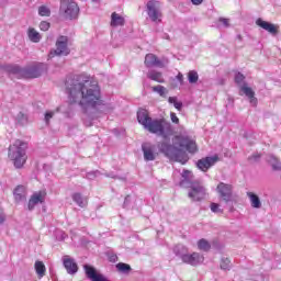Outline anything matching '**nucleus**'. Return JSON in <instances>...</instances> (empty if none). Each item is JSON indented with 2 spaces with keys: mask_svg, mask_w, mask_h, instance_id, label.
I'll use <instances>...</instances> for the list:
<instances>
[{
  "mask_svg": "<svg viewBox=\"0 0 281 281\" xmlns=\"http://www.w3.org/2000/svg\"><path fill=\"white\" fill-rule=\"evenodd\" d=\"M66 93L69 104H77L83 111L85 126H93L95 115L89 113V109L95 111L98 106H102V92L98 81L85 75H77L66 80Z\"/></svg>",
  "mask_w": 281,
  "mask_h": 281,
  "instance_id": "nucleus-1",
  "label": "nucleus"
},
{
  "mask_svg": "<svg viewBox=\"0 0 281 281\" xmlns=\"http://www.w3.org/2000/svg\"><path fill=\"white\" fill-rule=\"evenodd\" d=\"M137 120L138 123L151 133L153 135H158V137H164V139H168L170 135H172V124L166 121V119H153L146 109H139L137 111Z\"/></svg>",
  "mask_w": 281,
  "mask_h": 281,
  "instance_id": "nucleus-2",
  "label": "nucleus"
},
{
  "mask_svg": "<svg viewBox=\"0 0 281 281\" xmlns=\"http://www.w3.org/2000/svg\"><path fill=\"white\" fill-rule=\"evenodd\" d=\"M25 150H27V143L19 139L9 147V158L13 161L15 168H23L25 161H27Z\"/></svg>",
  "mask_w": 281,
  "mask_h": 281,
  "instance_id": "nucleus-3",
  "label": "nucleus"
},
{
  "mask_svg": "<svg viewBox=\"0 0 281 281\" xmlns=\"http://www.w3.org/2000/svg\"><path fill=\"white\" fill-rule=\"evenodd\" d=\"M158 148L160 153H164L165 157H168V159H170V161H179V164L186 165L190 159L186 151L166 142L161 143Z\"/></svg>",
  "mask_w": 281,
  "mask_h": 281,
  "instance_id": "nucleus-4",
  "label": "nucleus"
},
{
  "mask_svg": "<svg viewBox=\"0 0 281 281\" xmlns=\"http://www.w3.org/2000/svg\"><path fill=\"white\" fill-rule=\"evenodd\" d=\"M47 67L44 64H38L36 66H31L26 68H21L19 66H13L12 71L13 74H19L22 78H40L43 76L44 71Z\"/></svg>",
  "mask_w": 281,
  "mask_h": 281,
  "instance_id": "nucleus-5",
  "label": "nucleus"
},
{
  "mask_svg": "<svg viewBox=\"0 0 281 281\" xmlns=\"http://www.w3.org/2000/svg\"><path fill=\"white\" fill-rule=\"evenodd\" d=\"M80 12V8H78V3L74 0H61L59 13L63 15L64 19H78V14Z\"/></svg>",
  "mask_w": 281,
  "mask_h": 281,
  "instance_id": "nucleus-6",
  "label": "nucleus"
},
{
  "mask_svg": "<svg viewBox=\"0 0 281 281\" xmlns=\"http://www.w3.org/2000/svg\"><path fill=\"white\" fill-rule=\"evenodd\" d=\"M189 188L188 196L191 201H204L205 196H207V189L201 182H193Z\"/></svg>",
  "mask_w": 281,
  "mask_h": 281,
  "instance_id": "nucleus-7",
  "label": "nucleus"
},
{
  "mask_svg": "<svg viewBox=\"0 0 281 281\" xmlns=\"http://www.w3.org/2000/svg\"><path fill=\"white\" fill-rule=\"evenodd\" d=\"M216 192L220 194L221 201H224V203H231L234 198V186L220 182L216 187Z\"/></svg>",
  "mask_w": 281,
  "mask_h": 281,
  "instance_id": "nucleus-8",
  "label": "nucleus"
},
{
  "mask_svg": "<svg viewBox=\"0 0 281 281\" xmlns=\"http://www.w3.org/2000/svg\"><path fill=\"white\" fill-rule=\"evenodd\" d=\"M67 43H69L67 36H59L56 41V49L50 50L49 58H54V56H68L69 47L67 46Z\"/></svg>",
  "mask_w": 281,
  "mask_h": 281,
  "instance_id": "nucleus-9",
  "label": "nucleus"
},
{
  "mask_svg": "<svg viewBox=\"0 0 281 281\" xmlns=\"http://www.w3.org/2000/svg\"><path fill=\"white\" fill-rule=\"evenodd\" d=\"M176 139L178 142V146L180 148H184L187 153H191V155H194L199 148L196 147V142L192 139L190 136H176Z\"/></svg>",
  "mask_w": 281,
  "mask_h": 281,
  "instance_id": "nucleus-10",
  "label": "nucleus"
},
{
  "mask_svg": "<svg viewBox=\"0 0 281 281\" xmlns=\"http://www.w3.org/2000/svg\"><path fill=\"white\" fill-rule=\"evenodd\" d=\"M147 14L153 23H161V11L159 1L150 0L147 2Z\"/></svg>",
  "mask_w": 281,
  "mask_h": 281,
  "instance_id": "nucleus-11",
  "label": "nucleus"
},
{
  "mask_svg": "<svg viewBox=\"0 0 281 281\" xmlns=\"http://www.w3.org/2000/svg\"><path fill=\"white\" fill-rule=\"evenodd\" d=\"M86 276L91 281H111L106 277H104L102 273L98 272L92 266L85 265L83 266Z\"/></svg>",
  "mask_w": 281,
  "mask_h": 281,
  "instance_id": "nucleus-12",
  "label": "nucleus"
},
{
  "mask_svg": "<svg viewBox=\"0 0 281 281\" xmlns=\"http://www.w3.org/2000/svg\"><path fill=\"white\" fill-rule=\"evenodd\" d=\"M218 161V156H211L205 157L200 160H198V168L199 170H202V172H207L212 166H214Z\"/></svg>",
  "mask_w": 281,
  "mask_h": 281,
  "instance_id": "nucleus-13",
  "label": "nucleus"
},
{
  "mask_svg": "<svg viewBox=\"0 0 281 281\" xmlns=\"http://www.w3.org/2000/svg\"><path fill=\"white\" fill-rule=\"evenodd\" d=\"M203 260V256L199 252H193L191 255L187 252L182 256V262H184L186 265H191V267H196V265H201Z\"/></svg>",
  "mask_w": 281,
  "mask_h": 281,
  "instance_id": "nucleus-14",
  "label": "nucleus"
},
{
  "mask_svg": "<svg viewBox=\"0 0 281 281\" xmlns=\"http://www.w3.org/2000/svg\"><path fill=\"white\" fill-rule=\"evenodd\" d=\"M45 195L46 193L44 191H37L32 194L27 204L30 212H32V210H34L38 203H45Z\"/></svg>",
  "mask_w": 281,
  "mask_h": 281,
  "instance_id": "nucleus-15",
  "label": "nucleus"
},
{
  "mask_svg": "<svg viewBox=\"0 0 281 281\" xmlns=\"http://www.w3.org/2000/svg\"><path fill=\"white\" fill-rule=\"evenodd\" d=\"M239 91H241L244 95L248 98L252 106H257L258 99L256 98V92L247 85V82H244L243 86H240Z\"/></svg>",
  "mask_w": 281,
  "mask_h": 281,
  "instance_id": "nucleus-16",
  "label": "nucleus"
},
{
  "mask_svg": "<svg viewBox=\"0 0 281 281\" xmlns=\"http://www.w3.org/2000/svg\"><path fill=\"white\" fill-rule=\"evenodd\" d=\"M63 265H64L67 273H69V276H75V273H78V263H76V260H74L71 257H69L67 255L64 256Z\"/></svg>",
  "mask_w": 281,
  "mask_h": 281,
  "instance_id": "nucleus-17",
  "label": "nucleus"
},
{
  "mask_svg": "<svg viewBox=\"0 0 281 281\" xmlns=\"http://www.w3.org/2000/svg\"><path fill=\"white\" fill-rule=\"evenodd\" d=\"M142 150L145 161H155V159H157V154H155V147L150 145V143L143 144Z\"/></svg>",
  "mask_w": 281,
  "mask_h": 281,
  "instance_id": "nucleus-18",
  "label": "nucleus"
},
{
  "mask_svg": "<svg viewBox=\"0 0 281 281\" xmlns=\"http://www.w3.org/2000/svg\"><path fill=\"white\" fill-rule=\"evenodd\" d=\"M256 25H258L266 32H269V34H272V36H276V34H278V26L276 24H272L271 22H267L259 18L256 21Z\"/></svg>",
  "mask_w": 281,
  "mask_h": 281,
  "instance_id": "nucleus-19",
  "label": "nucleus"
},
{
  "mask_svg": "<svg viewBox=\"0 0 281 281\" xmlns=\"http://www.w3.org/2000/svg\"><path fill=\"white\" fill-rule=\"evenodd\" d=\"M145 66L150 69V67H160L164 68V63L157 58L155 54H147L145 56Z\"/></svg>",
  "mask_w": 281,
  "mask_h": 281,
  "instance_id": "nucleus-20",
  "label": "nucleus"
},
{
  "mask_svg": "<svg viewBox=\"0 0 281 281\" xmlns=\"http://www.w3.org/2000/svg\"><path fill=\"white\" fill-rule=\"evenodd\" d=\"M13 196L16 203H21L26 201L27 199V190L24 186H18L13 192Z\"/></svg>",
  "mask_w": 281,
  "mask_h": 281,
  "instance_id": "nucleus-21",
  "label": "nucleus"
},
{
  "mask_svg": "<svg viewBox=\"0 0 281 281\" xmlns=\"http://www.w3.org/2000/svg\"><path fill=\"white\" fill-rule=\"evenodd\" d=\"M182 180L180 181L181 188H190L192 186V179H194V176L192 175V171L190 170H183L181 173Z\"/></svg>",
  "mask_w": 281,
  "mask_h": 281,
  "instance_id": "nucleus-22",
  "label": "nucleus"
},
{
  "mask_svg": "<svg viewBox=\"0 0 281 281\" xmlns=\"http://www.w3.org/2000/svg\"><path fill=\"white\" fill-rule=\"evenodd\" d=\"M247 196L250 201L251 207L255 210H260L262 207V202H260V198L254 192H247Z\"/></svg>",
  "mask_w": 281,
  "mask_h": 281,
  "instance_id": "nucleus-23",
  "label": "nucleus"
},
{
  "mask_svg": "<svg viewBox=\"0 0 281 281\" xmlns=\"http://www.w3.org/2000/svg\"><path fill=\"white\" fill-rule=\"evenodd\" d=\"M268 164L271 166L272 170L276 172H280L281 170V161L274 155H268L267 157Z\"/></svg>",
  "mask_w": 281,
  "mask_h": 281,
  "instance_id": "nucleus-24",
  "label": "nucleus"
},
{
  "mask_svg": "<svg viewBox=\"0 0 281 281\" xmlns=\"http://www.w3.org/2000/svg\"><path fill=\"white\" fill-rule=\"evenodd\" d=\"M147 78H149V80H154L155 82H159L160 85L166 82V80H164V75L157 70H149L147 72Z\"/></svg>",
  "mask_w": 281,
  "mask_h": 281,
  "instance_id": "nucleus-25",
  "label": "nucleus"
},
{
  "mask_svg": "<svg viewBox=\"0 0 281 281\" xmlns=\"http://www.w3.org/2000/svg\"><path fill=\"white\" fill-rule=\"evenodd\" d=\"M125 20L124 16L117 14L116 12H113L111 15V25L112 27H117L124 25Z\"/></svg>",
  "mask_w": 281,
  "mask_h": 281,
  "instance_id": "nucleus-26",
  "label": "nucleus"
},
{
  "mask_svg": "<svg viewBox=\"0 0 281 281\" xmlns=\"http://www.w3.org/2000/svg\"><path fill=\"white\" fill-rule=\"evenodd\" d=\"M29 40L32 43H41V33H38L34 27L27 30Z\"/></svg>",
  "mask_w": 281,
  "mask_h": 281,
  "instance_id": "nucleus-27",
  "label": "nucleus"
},
{
  "mask_svg": "<svg viewBox=\"0 0 281 281\" xmlns=\"http://www.w3.org/2000/svg\"><path fill=\"white\" fill-rule=\"evenodd\" d=\"M173 254H176V256H178V258H181V260H183V256H186L188 254V247H186L183 245H177L173 248Z\"/></svg>",
  "mask_w": 281,
  "mask_h": 281,
  "instance_id": "nucleus-28",
  "label": "nucleus"
},
{
  "mask_svg": "<svg viewBox=\"0 0 281 281\" xmlns=\"http://www.w3.org/2000/svg\"><path fill=\"white\" fill-rule=\"evenodd\" d=\"M35 271L38 278H44L45 272L47 271V269L45 268V263H43V261H36Z\"/></svg>",
  "mask_w": 281,
  "mask_h": 281,
  "instance_id": "nucleus-29",
  "label": "nucleus"
},
{
  "mask_svg": "<svg viewBox=\"0 0 281 281\" xmlns=\"http://www.w3.org/2000/svg\"><path fill=\"white\" fill-rule=\"evenodd\" d=\"M72 201L77 203L79 207H85L88 204L87 199H83L80 193L72 194Z\"/></svg>",
  "mask_w": 281,
  "mask_h": 281,
  "instance_id": "nucleus-30",
  "label": "nucleus"
},
{
  "mask_svg": "<svg viewBox=\"0 0 281 281\" xmlns=\"http://www.w3.org/2000/svg\"><path fill=\"white\" fill-rule=\"evenodd\" d=\"M198 248L201 251H210V249H212V245H210V241H207V239L202 238L198 241Z\"/></svg>",
  "mask_w": 281,
  "mask_h": 281,
  "instance_id": "nucleus-31",
  "label": "nucleus"
},
{
  "mask_svg": "<svg viewBox=\"0 0 281 281\" xmlns=\"http://www.w3.org/2000/svg\"><path fill=\"white\" fill-rule=\"evenodd\" d=\"M220 267L223 271H229V269H232V260L227 257H223L221 259Z\"/></svg>",
  "mask_w": 281,
  "mask_h": 281,
  "instance_id": "nucleus-32",
  "label": "nucleus"
},
{
  "mask_svg": "<svg viewBox=\"0 0 281 281\" xmlns=\"http://www.w3.org/2000/svg\"><path fill=\"white\" fill-rule=\"evenodd\" d=\"M188 80H189L190 85H196V82H199V72H196L195 70L189 71Z\"/></svg>",
  "mask_w": 281,
  "mask_h": 281,
  "instance_id": "nucleus-33",
  "label": "nucleus"
},
{
  "mask_svg": "<svg viewBox=\"0 0 281 281\" xmlns=\"http://www.w3.org/2000/svg\"><path fill=\"white\" fill-rule=\"evenodd\" d=\"M168 102L169 104H173L177 111H181L183 109V103L181 101H177V97H169Z\"/></svg>",
  "mask_w": 281,
  "mask_h": 281,
  "instance_id": "nucleus-34",
  "label": "nucleus"
},
{
  "mask_svg": "<svg viewBox=\"0 0 281 281\" xmlns=\"http://www.w3.org/2000/svg\"><path fill=\"white\" fill-rule=\"evenodd\" d=\"M116 269L121 273H128L131 271V266L128 263L120 262L116 265Z\"/></svg>",
  "mask_w": 281,
  "mask_h": 281,
  "instance_id": "nucleus-35",
  "label": "nucleus"
},
{
  "mask_svg": "<svg viewBox=\"0 0 281 281\" xmlns=\"http://www.w3.org/2000/svg\"><path fill=\"white\" fill-rule=\"evenodd\" d=\"M235 82L236 85L239 87H243V85H245V75H243L241 72H236L235 74Z\"/></svg>",
  "mask_w": 281,
  "mask_h": 281,
  "instance_id": "nucleus-36",
  "label": "nucleus"
},
{
  "mask_svg": "<svg viewBox=\"0 0 281 281\" xmlns=\"http://www.w3.org/2000/svg\"><path fill=\"white\" fill-rule=\"evenodd\" d=\"M151 89L155 93H159L161 98H166V93H168V90L164 86H155Z\"/></svg>",
  "mask_w": 281,
  "mask_h": 281,
  "instance_id": "nucleus-37",
  "label": "nucleus"
},
{
  "mask_svg": "<svg viewBox=\"0 0 281 281\" xmlns=\"http://www.w3.org/2000/svg\"><path fill=\"white\" fill-rule=\"evenodd\" d=\"M38 14L40 16H50L52 15V10L45 5H41L38 8Z\"/></svg>",
  "mask_w": 281,
  "mask_h": 281,
  "instance_id": "nucleus-38",
  "label": "nucleus"
},
{
  "mask_svg": "<svg viewBox=\"0 0 281 281\" xmlns=\"http://www.w3.org/2000/svg\"><path fill=\"white\" fill-rule=\"evenodd\" d=\"M211 212H213V214H223V209H221V205L218 203H211Z\"/></svg>",
  "mask_w": 281,
  "mask_h": 281,
  "instance_id": "nucleus-39",
  "label": "nucleus"
},
{
  "mask_svg": "<svg viewBox=\"0 0 281 281\" xmlns=\"http://www.w3.org/2000/svg\"><path fill=\"white\" fill-rule=\"evenodd\" d=\"M16 120L18 122L23 126L25 124H27V115L23 114L22 112H20L18 115H16Z\"/></svg>",
  "mask_w": 281,
  "mask_h": 281,
  "instance_id": "nucleus-40",
  "label": "nucleus"
},
{
  "mask_svg": "<svg viewBox=\"0 0 281 281\" xmlns=\"http://www.w3.org/2000/svg\"><path fill=\"white\" fill-rule=\"evenodd\" d=\"M49 27H50V24L47 21H43L40 23V30H42V32H47Z\"/></svg>",
  "mask_w": 281,
  "mask_h": 281,
  "instance_id": "nucleus-41",
  "label": "nucleus"
},
{
  "mask_svg": "<svg viewBox=\"0 0 281 281\" xmlns=\"http://www.w3.org/2000/svg\"><path fill=\"white\" fill-rule=\"evenodd\" d=\"M56 112L54 111H48L45 113L44 120L46 122V124H49V120H52V117H54Z\"/></svg>",
  "mask_w": 281,
  "mask_h": 281,
  "instance_id": "nucleus-42",
  "label": "nucleus"
},
{
  "mask_svg": "<svg viewBox=\"0 0 281 281\" xmlns=\"http://www.w3.org/2000/svg\"><path fill=\"white\" fill-rule=\"evenodd\" d=\"M218 22L222 23L224 27H229V19L226 18H220Z\"/></svg>",
  "mask_w": 281,
  "mask_h": 281,
  "instance_id": "nucleus-43",
  "label": "nucleus"
},
{
  "mask_svg": "<svg viewBox=\"0 0 281 281\" xmlns=\"http://www.w3.org/2000/svg\"><path fill=\"white\" fill-rule=\"evenodd\" d=\"M170 117H171V122L173 124H179V117L177 116V114L175 112L170 113Z\"/></svg>",
  "mask_w": 281,
  "mask_h": 281,
  "instance_id": "nucleus-44",
  "label": "nucleus"
},
{
  "mask_svg": "<svg viewBox=\"0 0 281 281\" xmlns=\"http://www.w3.org/2000/svg\"><path fill=\"white\" fill-rule=\"evenodd\" d=\"M248 159L249 161H258V159H260V154H254Z\"/></svg>",
  "mask_w": 281,
  "mask_h": 281,
  "instance_id": "nucleus-45",
  "label": "nucleus"
},
{
  "mask_svg": "<svg viewBox=\"0 0 281 281\" xmlns=\"http://www.w3.org/2000/svg\"><path fill=\"white\" fill-rule=\"evenodd\" d=\"M2 223H5V213L0 210V225H2Z\"/></svg>",
  "mask_w": 281,
  "mask_h": 281,
  "instance_id": "nucleus-46",
  "label": "nucleus"
},
{
  "mask_svg": "<svg viewBox=\"0 0 281 281\" xmlns=\"http://www.w3.org/2000/svg\"><path fill=\"white\" fill-rule=\"evenodd\" d=\"M177 80L180 82V85H183V74L179 72L177 76H176Z\"/></svg>",
  "mask_w": 281,
  "mask_h": 281,
  "instance_id": "nucleus-47",
  "label": "nucleus"
},
{
  "mask_svg": "<svg viewBox=\"0 0 281 281\" xmlns=\"http://www.w3.org/2000/svg\"><path fill=\"white\" fill-rule=\"evenodd\" d=\"M128 203H131V195H127L124 200L123 207H127Z\"/></svg>",
  "mask_w": 281,
  "mask_h": 281,
  "instance_id": "nucleus-48",
  "label": "nucleus"
},
{
  "mask_svg": "<svg viewBox=\"0 0 281 281\" xmlns=\"http://www.w3.org/2000/svg\"><path fill=\"white\" fill-rule=\"evenodd\" d=\"M191 3L193 5H201V3H203V0H191Z\"/></svg>",
  "mask_w": 281,
  "mask_h": 281,
  "instance_id": "nucleus-49",
  "label": "nucleus"
},
{
  "mask_svg": "<svg viewBox=\"0 0 281 281\" xmlns=\"http://www.w3.org/2000/svg\"><path fill=\"white\" fill-rule=\"evenodd\" d=\"M93 177H95V173L94 172H90L87 175V178L88 179H93Z\"/></svg>",
  "mask_w": 281,
  "mask_h": 281,
  "instance_id": "nucleus-50",
  "label": "nucleus"
},
{
  "mask_svg": "<svg viewBox=\"0 0 281 281\" xmlns=\"http://www.w3.org/2000/svg\"><path fill=\"white\" fill-rule=\"evenodd\" d=\"M115 260H117V256H112L111 261H115Z\"/></svg>",
  "mask_w": 281,
  "mask_h": 281,
  "instance_id": "nucleus-51",
  "label": "nucleus"
},
{
  "mask_svg": "<svg viewBox=\"0 0 281 281\" xmlns=\"http://www.w3.org/2000/svg\"><path fill=\"white\" fill-rule=\"evenodd\" d=\"M106 177H111L112 179H116V177L113 176V175H106Z\"/></svg>",
  "mask_w": 281,
  "mask_h": 281,
  "instance_id": "nucleus-52",
  "label": "nucleus"
},
{
  "mask_svg": "<svg viewBox=\"0 0 281 281\" xmlns=\"http://www.w3.org/2000/svg\"><path fill=\"white\" fill-rule=\"evenodd\" d=\"M57 112H59L60 111V108H57V110H56Z\"/></svg>",
  "mask_w": 281,
  "mask_h": 281,
  "instance_id": "nucleus-53",
  "label": "nucleus"
},
{
  "mask_svg": "<svg viewBox=\"0 0 281 281\" xmlns=\"http://www.w3.org/2000/svg\"><path fill=\"white\" fill-rule=\"evenodd\" d=\"M92 1H94V2H95V1H100V0H92Z\"/></svg>",
  "mask_w": 281,
  "mask_h": 281,
  "instance_id": "nucleus-54",
  "label": "nucleus"
}]
</instances>
